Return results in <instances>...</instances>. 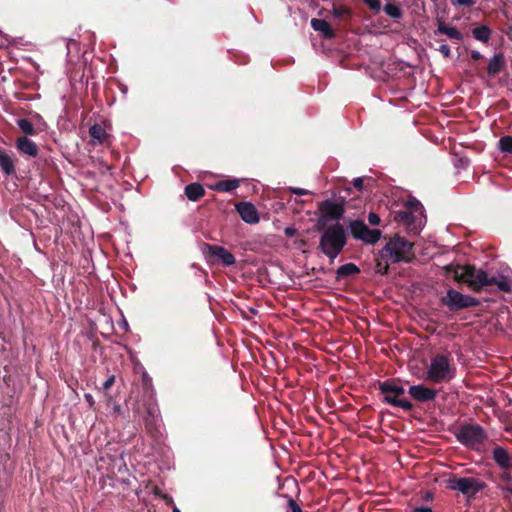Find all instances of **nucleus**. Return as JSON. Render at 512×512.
<instances>
[{
    "label": "nucleus",
    "instance_id": "f257e3e1",
    "mask_svg": "<svg viewBox=\"0 0 512 512\" xmlns=\"http://www.w3.org/2000/svg\"><path fill=\"white\" fill-rule=\"evenodd\" d=\"M457 368L450 353H438L432 356L426 365L423 378L434 384L449 383L456 376Z\"/></svg>",
    "mask_w": 512,
    "mask_h": 512
},
{
    "label": "nucleus",
    "instance_id": "f03ea898",
    "mask_svg": "<svg viewBox=\"0 0 512 512\" xmlns=\"http://www.w3.org/2000/svg\"><path fill=\"white\" fill-rule=\"evenodd\" d=\"M346 243L347 237L344 227L340 223H335L323 230L319 241V249L332 263L342 252Z\"/></svg>",
    "mask_w": 512,
    "mask_h": 512
},
{
    "label": "nucleus",
    "instance_id": "7ed1b4c3",
    "mask_svg": "<svg viewBox=\"0 0 512 512\" xmlns=\"http://www.w3.org/2000/svg\"><path fill=\"white\" fill-rule=\"evenodd\" d=\"M394 219L414 234H419L426 223L424 208L416 199L406 201L403 207L395 212Z\"/></svg>",
    "mask_w": 512,
    "mask_h": 512
},
{
    "label": "nucleus",
    "instance_id": "20e7f679",
    "mask_svg": "<svg viewBox=\"0 0 512 512\" xmlns=\"http://www.w3.org/2000/svg\"><path fill=\"white\" fill-rule=\"evenodd\" d=\"M413 244L404 237L395 235L380 251V257L386 263L409 262L413 257Z\"/></svg>",
    "mask_w": 512,
    "mask_h": 512
},
{
    "label": "nucleus",
    "instance_id": "39448f33",
    "mask_svg": "<svg viewBox=\"0 0 512 512\" xmlns=\"http://www.w3.org/2000/svg\"><path fill=\"white\" fill-rule=\"evenodd\" d=\"M457 440L467 448L483 453L486 451L487 433L479 424H465L456 432Z\"/></svg>",
    "mask_w": 512,
    "mask_h": 512
},
{
    "label": "nucleus",
    "instance_id": "423d86ee",
    "mask_svg": "<svg viewBox=\"0 0 512 512\" xmlns=\"http://www.w3.org/2000/svg\"><path fill=\"white\" fill-rule=\"evenodd\" d=\"M381 393L384 396V401L392 406L402 408L405 411H410L413 404L406 398H401L404 395L405 389L402 385L395 380H386L379 386Z\"/></svg>",
    "mask_w": 512,
    "mask_h": 512
},
{
    "label": "nucleus",
    "instance_id": "0eeeda50",
    "mask_svg": "<svg viewBox=\"0 0 512 512\" xmlns=\"http://www.w3.org/2000/svg\"><path fill=\"white\" fill-rule=\"evenodd\" d=\"M448 487L472 498L486 487V483L475 477H453L448 480Z\"/></svg>",
    "mask_w": 512,
    "mask_h": 512
},
{
    "label": "nucleus",
    "instance_id": "6e6552de",
    "mask_svg": "<svg viewBox=\"0 0 512 512\" xmlns=\"http://www.w3.org/2000/svg\"><path fill=\"white\" fill-rule=\"evenodd\" d=\"M441 302L450 310H460L467 307H474L479 301L471 296L463 295L455 289H448L445 296L441 298Z\"/></svg>",
    "mask_w": 512,
    "mask_h": 512
},
{
    "label": "nucleus",
    "instance_id": "1a4fd4ad",
    "mask_svg": "<svg viewBox=\"0 0 512 512\" xmlns=\"http://www.w3.org/2000/svg\"><path fill=\"white\" fill-rule=\"evenodd\" d=\"M461 279L468 287L478 292L485 287H489L488 273L482 269H476L473 266H466L461 274Z\"/></svg>",
    "mask_w": 512,
    "mask_h": 512
},
{
    "label": "nucleus",
    "instance_id": "9d476101",
    "mask_svg": "<svg viewBox=\"0 0 512 512\" xmlns=\"http://www.w3.org/2000/svg\"><path fill=\"white\" fill-rule=\"evenodd\" d=\"M349 229L354 239L361 240L366 244H375L381 238L380 230L369 229L361 220L350 221Z\"/></svg>",
    "mask_w": 512,
    "mask_h": 512
},
{
    "label": "nucleus",
    "instance_id": "9b49d317",
    "mask_svg": "<svg viewBox=\"0 0 512 512\" xmlns=\"http://www.w3.org/2000/svg\"><path fill=\"white\" fill-rule=\"evenodd\" d=\"M488 282L489 287L496 286L499 291L509 292L512 290V271L509 268L501 269L492 276L488 275Z\"/></svg>",
    "mask_w": 512,
    "mask_h": 512
},
{
    "label": "nucleus",
    "instance_id": "f8f14e48",
    "mask_svg": "<svg viewBox=\"0 0 512 512\" xmlns=\"http://www.w3.org/2000/svg\"><path fill=\"white\" fill-rule=\"evenodd\" d=\"M408 393L415 401L424 403L434 401L437 397L438 391L433 388H429L424 384H417L410 386Z\"/></svg>",
    "mask_w": 512,
    "mask_h": 512
},
{
    "label": "nucleus",
    "instance_id": "ddd939ff",
    "mask_svg": "<svg viewBox=\"0 0 512 512\" xmlns=\"http://www.w3.org/2000/svg\"><path fill=\"white\" fill-rule=\"evenodd\" d=\"M235 207L244 222L248 224H256L259 222L258 211L252 203L239 202Z\"/></svg>",
    "mask_w": 512,
    "mask_h": 512
},
{
    "label": "nucleus",
    "instance_id": "4468645a",
    "mask_svg": "<svg viewBox=\"0 0 512 512\" xmlns=\"http://www.w3.org/2000/svg\"><path fill=\"white\" fill-rule=\"evenodd\" d=\"M89 135L91 137L89 144L96 145H110V135L106 132L105 128L100 124H94L89 128Z\"/></svg>",
    "mask_w": 512,
    "mask_h": 512
},
{
    "label": "nucleus",
    "instance_id": "2eb2a0df",
    "mask_svg": "<svg viewBox=\"0 0 512 512\" xmlns=\"http://www.w3.org/2000/svg\"><path fill=\"white\" fill-rule=\"evenodd\" d=\"M492 459L500 469L512 468V453L502 446L493 448Z\"/></svg>",
    "mask_w": 512,
    "mask_h": 512
},
{
    "label": "nucleus",
    "instance_id": "dca6fc26",
    "mask_svg": "<svg viewBox=\"0 0 512 512\" xmlns=\"http://www.w3.org/2000/svg\"><path fill=\"white\" fill-rule=\"evenodd\" d=\"M207 249L209 254L219 259L225 266H232L235 264L234 255L222 246L208 245Z\"/></svg>",
    "mask_w": 512,
    "mask_h": 512
},
{
    "label": "nucleus",
    "instance_id": "f3484780",
    "mask_svg": "<svg viewBox=\"0 0 512 512\" xmlns=\"http://www.w3.org/2000/svg\"><path fill=\"white\" fill-rule=\"evenodd\" d=\"M321 212L328 218L338 220L343 216L344 208L341 204L333 201H325L320 206Z\"/></svg>",
    "mask_w": 512,
    "mask_h": 512
},
{
    "label": "nucleus",
    "instance_id": "a211bd4d",
    "mask_svg": "<svg viewBox=\"0 0 512 512\" xmlns=\"http://www.w3.org/2000/svg\"><path fill=\"white\" fill-rule=\"evenodd\" d=\"M16 147L22 154L30 157H36L39 153L37 144L26 136L17 139Z\"/></svg>",
    "mask_w": 512,
    "mask_h": 512
},
{
    "label": "nucleus",
    "instance_id": "6ab92c4d",
    "mask_svg": "<svg viewBox=\"0 0 512 512\" xmlns=\"http://www.w3.org/2000/svg\"><path fill=\"white\" fill-rule=\"evenodd\" d=\"M311 26L315 31L320 32L326 39L334 37V32L331 29L330 24L324 19L313 18L311 20Z\"/></svg>",
    "mask_w": 512,
    "mask_h": 512
},
{
    "label": "nucleus",
    "instance_id": "aec40b11",
    "mask_svg": "<svg viewBox=\"0 0 512 512\" xmlns=\"http://www.w3.org/2000/svg\"><path fill=\"white\" fill-rule=\"evenodd\" d=\"M435 34H444L447 35L450 39L461 41L463 39L462 33L456 27H450L445 25L443 22H440L437 29L435 30Z\"/></svg>",
    "mask_w": 512,
    "mask_h": 512
},
{
    "label": "nucleus",
    "instance_id": "412c9836",
    "mask_svg": "<svg viewBox=\"0 0 512 512\" xmlns=\"http://www.w3.org/2000/svg\"><path fill=\"white\" fill-rule=\"evenodd\" d=\"M204 194L205 190L203 186L198 183H191L185 187V195L191 201L199 200Z\"/></svg>",
    "mask_w": 512,
    "mask_h": 512
},
{
    "label": "nucleus",
    "instance_id": "4be33fe9",
    "mask_svg": "<svg viewBox=\"0 0 512 512\" xmlns=\"http://www.w3.org/2000/svg\"><path fill=\"white\" fill-rule=\"evenodd\" d=\"M0 169L5 175H11L15 172V166L11 156L2 150H0Z\"/></svg>",
    "mask_w": 512,
    "mask_h": 512
},
{
    "label": "nucleus",
    "instance_id": "5701e85b",
    "mask_svg": "<svg viewBox=\"0 0 512 512\" xmlns=\"http://www.w3.org/2000/svg\"><path fill=\"white\" fill-rule=\"evenodd\" d=\"M240 182L238 179H227L217 182L213 189L219 192H230L238 188Z\"/></svg>",
    "mask_w": 512,
    "mask_h": 512
},
{
    "label": "nucleus",
    "instance_id": "b1692460",
    "mask_svg": "<svg viewBox=\"0 0 512 512\" xmlns=\"http://www.w3.org/2000/svg\"><path fill=\"white\" fill-rule=\"evenodd\" d=\"M359 268L354 263H346L336 270L337 279L352 276L359 273Z\"/></svg>",
    "mask_w": 512,
    "mask_h": 512
},
{
    "label": "nucleus",
    "instance_id": "393cba45",
    "mask_svg": "<svg viewBox=\"0 0 512 512\" xmlns=\"http://www.w3.org/2000/svg\"><path fill=\"white\" fill-rule=\"evenodd\" d=\"M504 63V57L502 54H495L489 61L488 73L490 75H496L501 71Z\"/></svg>",
    "mask_w": 512,
    "mask_h": 512
},
{
    "label": "nucleus",
    "instance_id": "a878e982",
    "mask_svg": "<svg viewBox=\"0 0 512 512\" xmlns=\"http://www.w3.org/2000/svg\"><path fill=\"white\" fill-rule=\"evenodd\" d=\"M17 126L25 135L33 136L39 133L35 128L33 121L26 118L18 119Z\"/></svg>",
    "mask_w": 512,
    "mask_h": 512
},
{
    "label": "nucleus",
    "instance_id": "bb28decb",
    "mask_svg": "<svg viewBox=\"0 0 512 512\" xmlns=\"http://www.w3.org/2000/svg\"><path fill=\"white\" fill-rule=\"evenodd\" d=\"M472 35L481 42H487L490 38L491 31L487 26H479L472 30Z\"/></svg>",
    "mask_w": 512,
    "mask_h": 512
},
{
    "label": "nucleus",
    "instance_id": "cd10ccee",
    "mask_svg": "<svg viewBox=\"0 0 512 512\" xmlns=\"http://www.w3.org/2000/svg\"><path fill=\"white\" fill-rule=\"evenodd\" d=\"M384 12L393 19H400L402 17V10L395 3L385 4Z\"/></svg>",
    "mask_w": 512,
    "mask_h": 512
},
{
    "label": "nucleus",
    "instance_id": "c85d7f7f",
    "mask_svg": "<svg viewBox=\"0 0 512 512\" xmlns=\"http://www.w3.org/2000/svg\"><path fill=\"white\" fill-rule=\"evenodd\" d=\"M499 149L504 153H512V136H503L498 142Z\"/></svg>",
    "mask_w": 512,
    "mask_h": 512
},
{
    "label": "nucleus",
    "instance_id": "c756f323",
    "mask_svg": "<svg viewBox=\"0 0 512 512\" xmlns=\"http://www.w3.org/2000/svg\"><path fill=\"white\" fill-rule=\"evenodd\" d=\"M33 120H34V126L35 128L37 129V131L40 133V132H43L47 129V124L46 122L44 121V119L42 118V116L40 114H34L33 115Z\"/></svg>",
    "mask_w": 512,
    "mask_h": 512
},
{
    "label": "nucleus",
    "instance_id": "7c9ffc66",
    "mask_svg": "<svg viewBox=\"0 0 512 512\" xmlns=\"http://www.w3.org/2000/svg\"><path fill=\"white\" fill-rule=\"evenodd\" d=\"M510 469L511 468L501 469V473L499 474V480L502 482L501 485H512Z\"/></svg>",
    "mask_w": 512,
    "mask_h": 512
},
{
    "label": "nucleus",
    "instance_id": "2f4dec72",
    "mask_svg": "<svg viewBox=\"0 0 512 512\" xmlns=\"http://www.w3.org/2000/svg\"><path fill=\"white\" fill-rule=\"evenodd\" d=\"M498 489L502 492L503 498L512 502V484L511 485H498Z\"/></svg>",
    "mask_w": 512,
    "mask_h": 512
},
{
    "label": "nucleus",
    "instance_id": "473e14b6",
    "mask_svg": "<svg viewBox=\"0 0 512 512\" xmlns=\"http://www.w3.org/2000/svg\"><path fill=\"white\" fill-rule=\"evenodd\" d=\"M364 2L374 12H379L381 10L380 0H364Z\"/></svg>",
    "mask_w": 512,
    "mask_h": 512
},
{
    "label": "nucleus",
    "instance_id": "72a5a7b5",
    "mask_svg": "<svg viewBox=\"0 0 512 512\" xmlns=\"http://www.w3.org/2000/svg\"><path fill=\"white\" fill-rule=\"evenodd\" d=\"M380 217L377 213L375 212H370L369 215H368V222L370 225L372 226H377L380 224Z\"/></svg>",
    "mask_w": 512,
    "mask_h": 512
},
{
    "label": "nucleus",
    "instance_id": "f704fd0d",
    "mask_svg": "<svg viewBox=\"0 0 512 512\" xmlns=\"http://www.w3.org/2000/svg\"><path fill=\"white\" fill-rule=\"evenodd\" d=\"M115 383V376L111 375L108 377V379L103 383L102 390L105 394H107V391L114 385Z\"/></svg>",
    "mask_w": 512,
    "mask_h": 512
},
{
    "label": "nucleus",
    "instance_id": "c9c22d12",
    "mask_svg": "<svg viewBox=\"0 0 512 512\" xmlns=\"http://www.w3.org/2000/svg\"><path fill=\"white\" fill-rule=\"evenodd\" d=\"M438 51L446 58L450 57L451 50L447 44H441L438 48Z\"/></svg>",
    "mask_w": 512,
    "mask_h": 512
},
{
    "label": "nucleus",
    "instance_id": "e433bc0d",
    "mask_svg": "<svg viewBox=\"0 0 512 512\" xmlns=\"http://www.w3.org/2000/svg\"><path fill=\"white\" fill-rule=\"evenodd\" d=\"M84 399L88 404L89 408L95 410V400L93 396L90 393H86L84 394Z\"/></svg>",
    "mask_w": 512,
    "mask_h": 512
},
{
    "label": "nucleus",
    "instance_id": "4c0bfd02",
    "mask_svg": "<svg viewBox=\"0 0 512 512\" xmlns=\"http://www.w3.org/2000/svg\"><path fill=\"white\" fill-rule=\"evenodd\" d=\"M288 506L291 512H303L301 507L292 498L288 500Z\"/></svg>",
    "mask_w": 512,
    "mask_h": 512
},
{
    "label": "nucleus",
    "instance_id": "58836bf2",
    "mask_svg": "<svg viewBox=\"0 0 512 512\" xmlns=\"http://www.w3.org/2000/svg\"><path fill=\"white\" fill-rule=\"evenodd\" d=\"M284 233L287 237H294L297 234V229L294 226H288L285 228Z\"/></svg>",
    "mask_w": 512,
    "mask_h": 512
},
{
    "label": "nucleus",
    "instance_id": "ea45409f",
    "mask_svg": "<svg viewBox=\"0 0 512 512\" xmlns=\"http://www.w3.org/2000/svg\"><path fill=\"white\" fill-rule=\"evenodd\" d=\"M475 0H455L453 3L459 6H472Z\"/></svg>",
    "mask_w": 512,
    "mask_h": 512
},
{
    "label": "nucleus",
    "instance_id": "a19ab883",
    "mask_svg": "<svg viewBox=\"0 0 512 512\" xmlns=\"http://www.w3.org/2000/svg\"><path fill=\"white\" fill-rule=\"evenodd\" d=\"M363 181H364V178L362 177H358V178H355L353 180V186L357 189V190H362L363 188Z\"/></svg>",
    "mask_w": 512,
    "mask_h": 512
},
{
    "label": "nucleus",
    "instance_id": "79ce46f5",
    "mask_svg": "<svg viewBox=\"0 0 512 512\" xmlns=\"http://www.w3.org/2000/svg\"><path fill=\"white\" fill-rule=\"evenodd\" d=\"M290 190L293 194L299 195V196L308 194V191L303 188L292 187V188H290Z\"/></svg>",
    "mask_w": 512,
    "mask_h": 512
},
{
    "label": "nucleus",
    "instance_id": "37998d69",
    "mask_svg": "<svg viewBox=\"0 0 512 512\" xmlns=\"http://www.w3.org/2000/svg\"><path fill=\"white\" fill-rule=\"evenodd\" d=\"M471 58L474 60H479L482 58V54L479 51L473 50L471 51Z\"/></svg>",
    "mask_w": 512,
    "mask_h": 512
},
{
    "label": "nucleus",
    "instance_id": "c03bdc74",
    "mask_svg": "<svg viewBox=\"0 0 512 512\" xmlns=\"http://www.w3.org/2000/svg\"><path fill=\"white\" fill-rule=\"evenodd\" d=\"M414 511L415 512H433V510L430 507H424V506L416 507L414 509Z\"/></svg>",
    "mask_w": 512,
    "mask_h": 512
},
{
    "label": "nucleus",
    "instance_id": "a18cd8bd",
    "mask_svg": "<svg viewBox=\"0 0 512 512\" xmlns=\"http://www.w3.org/2000/svg\"><path fill=\"white\" fill-rule=\"evenodd\" d=\"M113 412L116 414H120L122 412L121 406L117 403H114L113 404Z\"/></svg>",
    "mask_w": 512,
    "mask_h": 512
},
{
    "label": "nucleus",
    "instance_id": "49530a36",
    "mask_svg": "<svg viewBox=\"0 0 512 512\" xmlns=\"http://www.w3.org/2000/svg\"><path fill=\"white\" fill-rule=\"evenodd\" d=\"M157 412V409L155 407H151L148 409V413L151 415V416H154Z\"/></svg>",
    "mask_w": 512,
    "mask_h": 512
},
{
    "label": "nucleus",
    "instance_id": "de8ad7c7",
    "mask_svg": "<svg viewBox=\"0 0 512 512\" xmlns=\"http://www.w3.org/2000/svg\"><path fill=\"white\" fill-rule=\"evenodd\" d=\"M173 512H180V510L177 507H174Z\"/></svg>",
    "mask_w": 512,
    "mask_h": 512
}]
</instances>
